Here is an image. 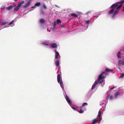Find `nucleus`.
Wrapping results in <instances>:
<instances>
[{"instance_id":"nucleus-12","label":"nucleus","mask_w":124,"mask_h":124,"mask_svg":"<svg viewBox=\"0 0 124 124\" xmlns=\"http://www.w3.org/2000/svg\"><path fill=\"white\" fill-rule=\"evenodd\" d=\"M54 52L55 53V59H57L58 58H60V55L58 52L57 51L55 50H54Z\"/></svg>"},{"instance_id":"nucleus-1","label":"nucleus","mask_w":124,"mask_h":124,"mask_svg":"<svg viewBox=\"0 0 124 124\" xmlns=\"http://www.w3.org/2000/svg\"><path fill=\"white\" fill-rule=\"evenodd\" d=\"M118 3H115L113 4L109 8L110 10L108 12V14L112 19H114L116 16L118 14L119 10L121 8V5L118 6Z\"/></svg>"},{"instance_id":"nucleus-44","label":"nucleus","mask_w":124,"mask_h":124,"mask_svg":"<svg viewBox=\"0 0 124 124\" xmlns=\"http://www.w3.org/2000/svg\"><path fill=\"white\" fill-rule=\"evenodd\" d=\"M96 16V18H97L99 16V15H97V16Z\"/></svg>"},{"instance_id":"nucleus-28","label":"nucleus","mask_w":124,"mask_h":124,"mask_svg":"<svg viewBox=\"0 0 124 124\" xmlns=\"http://www.w3.org/2000/svg\"><path fill=\"white\" fill-rule=\"evenodd\" d=\"M40 5V2H38L36 3L35 5L34 6H39Z\"/></svg>"},{"instance_id":"nucleus-51","label":"nucleus","mask_w":124,"mask_h":124,"mask_svg":"<svg viewBox=\"0 0 124 124\" xmlns=\"http://www.w3.org/2000/svg\"><path fill=\"white\" fill-rule=\"evenodd\" d=\"M120 88H118V89H120Z\"/></svg>"},{"instance_id":"nucleus-16","label":"nucleus","mask_w":124,"mask_h":124,"mask_svg":"<svg viewBox=\"0 0 124 124\" xmlns=\"http://www.w3.org/2000/svg\"><path fill=\"white\" fill-rule=\"evenodd\" d=\"M101 112L100 111V110L99 111L98 114V116L99 117V118H98V120H99V121L100 122L102 120V117H101Z\"/></svg>"},{"instance_id":"nucleus-38","label":"nucleus","mask_w":124,"mask_h":124,"mask_svg":"<svg viewBox=\"0 0 124 124\" xmlns=\"http://www.w3.org/2000/svg\"><path fill=\"white\" fill-rule=\"evenodd\" d=\"M91 11H89L88 12L85 14V15H87V14L91 13Z\"/></svg>"},{"instance_id":"nucleus-27","label":"nucleus","mask_w":124,"mask_h":124,"mask_svg":"<svg viewBox=\"0 0 124 124\" xmlns=\"http://www.w3.org/2000/svg\"><path fill=\"white\" fill-rule=\"evenodd\" d=\"M109 98V100H112L114 98H115L114 97L112 96V95H110L109 96L108 98Z\"/></svg>"},{"instance_id":"nucleus-19","label":"nucleus","mask_w":124,"mask_h":124,"mask_svg":"<svg viewBox=\"0 0 124 124\" xmlns=\"http://www.w3.org/2000/svg\"><path fill=\"white\" fill-rule=\"evenodd\" d=\"M91 21L90 20H87L85 21V23H86L87 25H86V29H87L88 27V24H89L90 23Z\"/></svg>"},{"instance_id":"nucleus-40","label":"nucleus","mask_w":124,"mask_h":124,"mask_svg":"<svg viewBox=\"0 0 124 124\" xmlns=\"http://www.w3.org/2000/svg\"><path fill=\"white\" fill-rule=\"evenodd\" d=\"M3 29V27L1 26H0V30Z\"/></svg>"},{"instance_id":"nucleus-2","label":"nucleus","mask_w":124,"mask_h":124,"mask_svg":"<svg viewBox=\"0 0 124 124\" xmlns=\"http://www.w3.org/2000/svg\"><path fill=\"white\" fill-rule=\"evenodd\" d=\"M99 83L101 84V86L103 87L104 85L105 82L103 79H101V80H100L99 81V79H98V81L96 80L93 85L91 90H93L95 88L96 85L97 84Z\"/></svg>"},{"instance_id":"nucleus-3","label":"nucleus","mask_w":124,"mask_h":124,"mask_svg":"<svg viewBox=\"0 0 124 124\" xmlns=\"http://www.w3.org/2000/svg\"><path fill=\"white\" fill-rule=\"evenodd\" d=\"M109 97V96L107 95V98L105 100H102L100 102V105L102 106V108H104L106 107Z\"/></svg>"},{"instance_id":"nucleus-50","label":"nucleus","mask_w":124,"mask_h":124,"mask_svg":"<svg viewBox=\"0 0 124 124\" xmlns=\"http://www.w3.org/2000/svg\"><path fill=\"white\" fill-rule=\"evenodd\" d=\"M79 14H81V13H79V12H77Z\"/></svg>"},{"instance_id":"nucleus-5","label":"nucleus","mask_w":124,"mask_h":124,"mask_svg":"<svg viewBox=\"0 0 124 124\" xmlns=\"http://www.w3.org/2000/svg\"><path fill=\"white\" fill-rule=\"evenodd\" d=\"M57 80L59 83L60 84V86L63 90L64 89L63 85L62 79H61L60 74L58 73L57 75Z\"/></svg>"},{"instance_id":"nucleus-33","label":"nucleus","mask_w":124,"mask_h":124,"mask_svg":"<svg viewBox=\"0 0 124 124\" xmlns=\"http://www.w3.org/2000/svg\"><path fill=\"white\" fill-rule=\"evenodd\" d=\"M124 76V73H122L120 76V78H123Z\"/></svg>"},{"instance_id":"nucleus-9","label":"nucleus","mask_w":124,"mask_h":124,"mask_svg":"<svg viewBox=\"0 0 124 124\" xmlns=\"http://www.w3.org/2000/svg\"><path fill=\"white\" fill-rule=\"evenodd\" d=\"M24 3V0L20 1L18 3L17 6L14 8V10L15 11H17L20 8L21 6Z\"/></svg>"},{"instance_id":"nucleus-21","label":"nucleus","mask_w":124,"mask_h":124,"mask_svg":"<svg viewBox=\"0 0 124 124\" xmlns=\"http://www.w3.org/2000/svg\"><path fill=\"white\" fill-rule=\"evenodd\" d=\"M116 3H117V4L118 5V6H119V5H121V7L122 4L124 3V0H122L120 1L116 2Z\"/></svg>"},{"instance_id":"nucleus-48","label":"nucleus","mask_w":124,"mask_h":124,"mask_svg":"<svg viewBox=\"0 0 124 124\" xmlns=\"http://www.w3.org/2000/svg\"><path fill=\"white\" fill-rule=\"evenodd\" d=\"M91 95H92V94H90V95L89 97V98H90L91 97Z\"/></svg>"},{"instance_id":"nucleus-49","label":"nucleus","mask_w":124,"mask_h":124,"mask_svg":"<svg viewBox=\"0 0 124 124\" xmlns=\"http://www.w3.org/2000/svg\"><path fill=\"white\" fill-rule=\"evenodd\" d=\"M89 94V93H88L87 94V95H88Z\"/></svg>"},{"instance_id":"nucleus-4","label":"nucleus","mask_w":124,"mask_h":124,"mask_svg":"<svg viewBox=\"0 0 124 124\" xmlns=\"http://www.w3.org/2000/svg\"><path fill=\"white\" fill-rule=\"evenodd\" d=\"M109 97V96L107 95V98L105 100H102L100 102V105L102 106V108H104L106 107Z\"/></svg>"},{"instance_id":"nucleus-17","label":"nucleus","mask_w":124,"mask_h":124,"mask_svg":"<svg viewBox=\"0 0 124 124\" xmlns=\"http://www.w3.org/2000/svg\"><path fill=\"white\" fill-rule=\"evenodd\" d=\"M50 46L51 47L53 48H55L57 47V44L56 43H53L50 44Z\"/></svg>"},{"instance_id":"nucleus-11","label":"nucleus","mask_w":124,"mask_h":124,"mask_svg":"<svg viewBox=\"0 0 124 124\" xmlns=\"http://www.w3.org/2000/svg\"><path fill=\"white\" fill-rule=\"evenodd\" d=\"M118 64L120 66L121 65H124V61L123 59H119L118 60Z\"/></svg>"},{"instance_id":"nucleus-6","label":"nucleus","mask_w":124,"mask_h":124,"mask_svg":"<svg viewBox=\"0 0 124 124\" xmlns=\"http://www.w3.org/2000/svg\"><path fill=\"white\" fill-rule=\"evenodd\" d=\"M105 71L102 72L99 75V76L98 79H99V81L100 80H101V79H103L106 77V76L107 75V73Z\"/></svg>"},{"instance_id":"nucleus-30","label":"nucleus","mask_w":124,"mask_h":124,"mask_svg":"<svg viewBox=\"0 0 124 124\" xmlns=\"http://www.w3.org/2000/svg\"><path fill=\"white\" fill-rule=\"evenodd\" d=\"M57 23L58 24H59L61 23V20L59 19H58L56 21Z\"/></svg>"},{"instance_id":"nucleus-39","label":"nucleus","mask_w":124,"mask_h":124,"mask_svg":"<svg viewBox=\"0 0 124 124\" xmlns=\"http://www.w3.org/2000/svg\"><path fill=\"white\" fill-rule=\"evenodd\" d=\"M40 14L41 15H43L44 14V13L41 10L40 12Z\"/></svg>"},{"instance_id":"nucleus-32","label":"nucleus","mask_w":124,"mask_h":124,"mask_svg":"<svg viewBox=\"0 0 124 124\" xmlns=\"http://www.w3.org/2000/svg\"><path fill=\"white\" fill-rule=\"evenodd\" d=\"M88 105V104L86 103H83L82 105V106L83 107L85 106H87Z\"/></svg>"},{"instance_id":"nucleus-34","label":"nucleus","mask_w":124,"mask_h":124,"mask_svg":"<svg viewBox=\"0 0 124 124\" xmlns=\"http://www.w3.org/2000/svg\"><path fill=\"white\" fill-rule=\"evenodd\" d=\"M79 112L80 113H83L84 112L83 111L81 110V109L79 111Z\"/></svg>"},{"instance_id":"nucleus-29","label":"nucleus","mask_w":124,"mask_h":124,"mask_svg":"<svg viewBox=\"0 0 124 124\" xmlns=\"http://www.w3.org/2000/svg\"><path fill=\"white\" fill-rule=\"evenodd\" d=\"M56 23L55 21H54L53 23V27L54 29L56 25Z\"/></svg>"},{"instance_id":"nucleus-37","label":"nucleus","mask_w":124,"mask_h":124,"mask_svg":"<svg viewBox=\"0 0 124 124\" xmlns=\"http://www.w3.org/2000/svg\"><path fill=\"white\" fill-rule=\"evenodd\" d=\"M9 27V26H8V25H5V26L4 27H3V28H7V27Z\"/></svg>"},{"instance_id":"nucleus-22","label":"nucleus","mask_w":124,"mask_h":124,"mask_svg":"<svg viewBox=\"0 0 124 124\" xmlns=\"http://www.w3.org/2000/svg\"><path fill=\"white\" fill-rule=\"evenodd\" d=\"M31 3H27L25 5L23 6V8H28L30 5Z\"/></svg>"},{"instance_id":"nucleus-26","label":"nucleus","mask_w":124,"mask_h":124,"mask_svg":"<svg viewBox=\"0 0 124 124\" xmlns=\"http://www.w3.org/2000/svg\"><path fill=\"white\" fill-rule=\"evenodd\" d=\"M71 16H72L75 17H77V15L75 14L72 13L70 14Z\"/></svg>"},{"instance_id":"nucleus-25","label":"nucleus","mask_w":124,"mask_h":124,"mask_svg":"<svg viewBox=\"0 0 124 124\" xmlns=\"http://www.w3.org/2000/svg\"><path fill=\"white\" fill-rule=\"evenodd\" d=\"M39 22L42 23H43L45 22V20L43 19H41L39 20Z\"/></svg>"},{"instance_id":"nucleus-20","label":"nucleus","mask_w":124,"mask_h":124,"mask_svg":"<svg viewBox=\"0 0 124 124\" xmlns=\"http://www.w3.org/2000/svg\"><path fill=\"white\" fill-rule=\"evenodd\" d=\"M55 64L56 66L58 67L59 65L60 62L58 60H55Z\"/></svg>"},{"instance_id":"nucleus-13","label":"nucleus","mask_w":124,"mask_h":124,"mask_svg":"<svg viewBox=\"0 0 124 124\" xmlns=\"http://www.w3.org/2000/svg\"><path fill=\"white\" fill-rule=\"evenodd\" d=\"M92 122L91 124H95L97 122H98L99 124H100V122L99 121V120L98 118H95L92 121Z\"/></svg>"},{"instance_id":"nucleus-35","label":"nucleus","mask_w":124,"mask_h":124,"mask_svg":"<svg viewBox=\"0 0 124 124\" xmlns=\"http://www.w3.org/2000/svg\"><path fill=\"white\" fill-rule=\"evenodd\" d=\"M27 3H30V2L32 0H26Z\"/></svg>"},{"instance_id":"nucleus-45","label":"nucleus","mask_w":124,"mask_h":124,"mask_svg":"<svg viewBox=\"0 0 124 124\" xmlns=\"http://www.w3.org/2000/svg\"><path fill=\"white\" fill-rule=\"evenodd\" d=\"M97 15H98L99 16L100 15H101V14H98Z\"/></svg>"},{"instance_id":"nucleus-46","label":"nucleus","mask_w":124,"mask_h":124,"mask_svg":"<svg viewBox=\"0 0 124 124\" xmlns=\"http://www.w3.org/2000/svg\"><path fill=\"white\" fill-rule=\"evenodd\" d=\"M18 0H14V1H17Z\"/></svg>"},{"instance_id":"nucleus-18","label":"nucleus","mask_w":124,"mask_h":124,"mask_svg":"<svg viewBox=\"0 0 124 124\" xmlns=\"http://www.w3.org/2000/svg\"><path fill=\"white\" fill-rule=\"evenodd\" d=\"M120 93L119 91L116 92L115 94L114 95V98H116L117 97L120 95Z\"/></svg>"},{"instance_id":"nucleus-15","label":"nucleus","mask_w":124,"mask_h":124,"mask_svg":"<svg viewBox=\"0 0 124 124\" xmlns=\"http://www.w3.org/2000/svg\"><path fill=\"white\" fill-rule=\"evenodd\" d=\"M49 41L48 40H46L43 42L42 43V44L43 45L48 46L49 45Z\"/></svg>"},{"instance_id":"nucleus-43","label":"nucleus","mask_w":124,"mask_h":124,"mask_svg":"<svg viewBox=\"0 0 124 124\" xmlns=\"http://www.w3.org/2000/svg\"><path fill=\"white\" fill-rule=\"evenodd\" d=\"M122 11H124V7H123V9L122 10Z\"/></svg>"},{"instance_id":"nucleus-23","label":"nucleus","mask_w":124,"mask_h":124,"mask_svg":"<svg viewBox=\"0 0 124 124\" xmlns=\"http://www.w3.org/2000/svg\"><path fill=\"white\" fill-rule=\"evenodd\" d=\"M13 6L12 5H10L9 6H8L6 8V9L8 10H9L10 9H12L13 8Z\"/></svg>"},{"instance_id":"nucleus-7","label":"nucleus","mask_w":124,"mask_h":124,"mask_svg":"<svg viewBox=\"0 0 124 124\" xmlns=\"http://www.w3.org/2000/svg\"><path fill=\"white\" fill-rule=\"evenodd\" d=\"M14 20H13L11 22L8 23L7 22H4L1 23L0 24L2 26L3 25H5L6 24H8V25H10L12 27L15 25V23H14Z\"/></svg>"},{"instance_id":"nucleus-10","label":"nucleus","mask_w":124,"mask_h":124,"mask_svg":"<svg viewBox=\"0 0 124 124\" xmlns=\"http://www.w3.org/2000/svg\"><path fill=\"white\" fill-rule=\"evenodd\" d=\"M121 50L118 52L116 54L117 57L119 59L121 58L123 56V55L121 52Z\"/></svg>"},{"instance_id":"nucleus-14","label":"nucleus","mask_w":124,"mask_h":124,"mask_svg":"<svg viewBox=\"0 0 124 124\" xmlns=\"http://www.w3.org/2000/svg\"><path fill=\"white\" fill-rule=\"evenodd\" d=\"M116 87L114 86V87H112L110 89H109V90L107 92V96H108L109 97V96L110 95V93L111 92V91L112 90H113L114 88Z\"/></svg>"},{"instance_id":"nucleus-31","label":"nucleus","mask_w":124,"mask_h":124,"mask_svg":"<svg viewBox=\"0 0 124 124\" xmlns=\"http://www.w3.org/2000/svg\"><path fill=\"white\" fill-rule=\"evenodd\" d=\"M35 8V7L34 6L32 7H31V8L29 10L30 11H32L34 9V8Z\"/></svg>"},{"instance_id":"nucleus-8","label":"nucleus","mask_w":124,"mask_h":124,"mask_svg":"<svg viewBox=\"0 0 124 124\" xmlns=\"http://www.w3.org/2000/svg\"><path fill=\"white\" fill-rule=\"evenodd\" d=\"M65 98L66 100L67 101L69 105L71 106V108L74 110H76V108L74 107L71 106L70 105L71 104V102L70 100L69 99L68 96L66 95L65 96Z\"/></svg>"},{"instance_id":"nucleus-47","label":"nucleus","mask_w":124,"mask_h":124,"mask_svg":"<svg viewBox=\"0 0 124 124\" xmlns=\"http://www.w3.org/2000/svg\"><path fill=\"white\" fill-rule=\"evenodd\" d=\"M4 8V7H2L1 9H3V8Z\"/></svg>"},{"instance_id":"nucleus-42","label":"nucleus","mask_w":124,"mask_h":124,"mask_svg":"<svg viewBox=\"0 0 124 124\" xmlns=\"http://www.w3.org/2000/svg\"><path fill=\"white\" fill-rule=\"evenodd\" d=\"M47 31L49 32H50V31L48 30V28L47 29Z\"/></svg>"},{"instance_id":"nucleus-36","label":"nucleus","mask_w":124,"mask_h":124,"mask_svg":"<svg viewBox=\"0 0 124 124\" xmlns=\"http://www.w3.org/2000/svg\"><path fill=\"white\" fill-rule=\"evenodd\" d=\"M43 8L45 9H46L47 8L46 7V5L44 4L43 5Z\"/></svg>"},{"instance_id":"nucleus-41","label":"nucleus","mask_w":124,"mask_h":124,"mask_svg":"<svg viewBox=\"0 0 124 124\" xmlns=\"http://www.w3.org/2000/svg\"><path fill=\"white\" fill-rule=\"evenodd\" d=\"M55 6L56 7H57V8H60V7H59V6H58L57 5H55Z\"/></svg>"},{"instance_id":"nucleus-24","label":"nucleus","mask_w":124,"mask_h":124,"mask_svg":"<svg viewBox=\"0 0 124 124\" xmlns=\"http://www.w3.org/2000/svg\"><path fill=\"white\" fill-rule=\"evenodd\" d=\"M105 71L106 72H112L113 71H114L113 70H111V69H108V68H106L105 69Z\"/></svg>"}]
</instances>
